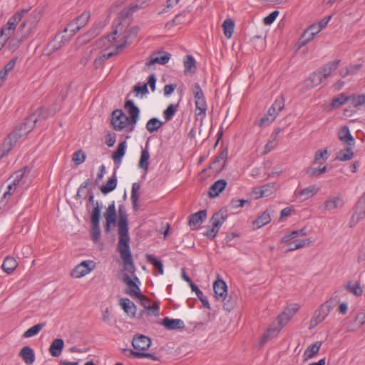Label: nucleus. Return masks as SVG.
Here are the masks:
<instances>
[{"mask_svg":"<svg viewBox=\"0 0 365 365\" xmlns=\"http://www.w3.org/2000/svg\"><path fill=\"white\" fill-rule=\"evenodd\" d=\"M215 297L217 300H225L227 294V286L224 280L217 279L214 282Z\"/></svg>","mask_w":365,"mask_h":365,"instance_id":"nucleus-16","label":"nucleus"},{"mask_svg":"<svg viewBox=\"0 0 365 365\" xmlns=\"http://www.w3.org/2000/svg\"><path fill=\"white\" fill-rule=\"evenodd\" d=\"M349 101V98L344 93H340L332 99L331 107L332 108H338Z\"/></svg>","mask_w":365,"mask_h":365,"instance_id":"nucleus-41","label":"nucleus"},{"mask_svg":"<svg viewBox=\"0 0 365 365\" xmlns=\"http://www.w3.org/2000/svg\"><path fill=\"white\" fill-rule=\"evenodd\" d=\"M285 105V101L282 96H278L272 104V110H276L278 113L281 112Z\"/></svg>","mask_w":365,"mask_h":365,"instance_id":"nucleus-58","label":"nucleus"},{"mask_svg":"<svg viewBox=\"0 0 365 365\" xmlns=\"http://www.w3.org/2000/svg\"><path fill=\"white\" fill-rule=\"evenodd\" d=\"M91 236L95 242L99 240L101 236L99 222H91Z\"/></svg>","mask_w":365,"mask_h":365,"instance_id":"nucleus-52","label":"nucleus"},{"mask_svg":"<svg viewBox=\"0 0 365 365\" xmlns=\"http://www.w3.org/2000/svg\"><path fill=\"white\" fill-rule=\"evenodd\" d=\"M101 206L98 202H96L93 204V209L91 212V222H99L101 216Z\"/></svg>","mask_w":365,"mask_h":365,"instance_id":"nucleus-51","label":"nucleus"},{"mask_svg":"<svg viewBox=\"0 0 365 365\" xmlns=\"http://www.w3.org/2000/svg\"><path fill=\"white\" fill-rule=\"evenodd\" d=\"M150 153L148 150V142L146 143V145L144 149L142 150L140 154V158L138 163V167L143 168L145 171H147L149 166Z\"/></svg>","mask_w":365,"mask_h":365,"instance_id":"nucleus-30","label":"nucleus"},{"mask_svg":"<svg viewBox=\"0 0 365 365\" xmlns=\"http://www.w3.org/2000/svg\"><path fill=\"white\" fill-rule=\"evenodd\" d=\"M322 81V74L316 71L305 81V83L307 87L310 88L319 85Z\"/></svg>","mask_w":365,"mask_h":365,"instance_id":"nucleus-33","label":"nucleus"},{"mask_svg":"<svg viewBox=\"0 0 365 365\" xmlns=\"http://www.w3.org/2000/svg\"><path fill=\"white\" fill-rule=\"evenodd\" d=\"M36 27V22L34 24L28 21H24L19 28L18 31H21L20 39H11L8 43V48L9 50H16L20 43V41L27 38L33 32Z\"/></svg>","mask_w":365,"mask_h":365,"instance_id":"nucleus-6","label":"nucleus"},{"mask_svg":"<svg viewBox=\"0 0 365 365\" xmlns=\"http://www.w3.org/2000/svg\"><path fill=\"white\" fill-rule=\"evenodd\" d=\"M118 34V29H115L112 34L108 35L103 41H108L109 43V44H106L105 45L108 47H110V46H115L117 48H123L125 46L123 44H120V45H118L116 43H114V41L116 39V37L115 36H116Z\"/></svg>","mask_w":365,"mask_h":365,"instance_id":"nucleus-46","label":"nucleus"},{"mask_svg":"<svg viewBox=\"0 0 365 365\" xmlns=\"http://www.w3.org/2000/svg\"><path fill=\"white\" fill-rule=\"evenodd\" d=\"M43 327V324H37L31 328L28 329L23 334V336L25 338H30L36 336L39 333V331Z\"/></svg>","mask_w":365,"mask_h":365,"instance_id":"nucleus-47","label":"nucleus"},{"mask_svg":"<svg viewBox=\"0 0 365 365\" xmlns=\"http://www.w3.org/2000/svg\"><path fill=\"white\" fill-rule=\"evenodd\" d=\"M127 351L129 352L130 355L134 358H137V359L148 358L153 361L158 360V357L151 353L136 351H133L132 349H123V352H127Z\"/></svg>","mask_w":365,"mask_h":365,"instance_id":"nucleus-37","label":"nucleus"},{"mask_svg":"<svg viewBox=\"0 0 365 365\" xmlns=\"http://www.w3.org/2000/svg\"><path fill=\"white\" fill-rule=\"evenodd\" d=\"M63 36L56 35L48 43V48L51 52H54L61 48L63 45Z\"/></svg>","mask_w":365,"mask_h":365,"instance_id":"nucleus-44","label":"nucleus"},{"mask_svg":"<svg viewBox=\"0 0 365 365\" xmlns=\"http://www.w3.org/2000/svg\"><path fill=\"white\" fill-rule=\"evenodd\" d=\"M328 157V151L327 149L319 150L316 152L314 159V163H318V162L323 159L326 160Z\"/></svg>","mask_w":365,"mask_h":365,"instance_id":"nucleus-59","label":"nucleus"},{"mask_svg":"<svg viewBox=\"0 0 365 365\" xmlns=\"http://www.w3.org/2000/svg\"><path fill=\"white\" fill-rule=\"evenodd\" d=\"M86 158V153L82 150H78L73 154L72 160L76 165H79L85 161Z\"/></svg>","mask_w":365,"mask_h":365,"instance_id":"nucleus-53","label":"nucleus"},{"mask_svg":"<svg viewBox=\"0 0 365 365\" xmlns=\"http://www.w3.org/2000/svg\"><path fill=\"white\" fill-rule=\"evenodd\" d=\"M171 55L165 51H158V53H153L150 56L149 61L146 63V66L150 67L151 66L158 63L160 65L166 64Z\"/></svg>","mask_w":365,"mask_h":365,"instance_id":"nucleus-12","label":"nucleus"},{"mask_svg":"<svg viewBox=\"0 0 365 365\" xmlns=\"http://www.w3.org/2000/svg\"><path fill=\"white\" fill-rule=\"evenodd\" d=\"M195 114L197 118H200L201 121H202L205 117L207 110V104L206 99H200L195 101Z\"/></svg>","mask_w":365,"mask_h":365,"instance_id":"nucleus-23","label":"nucleus"},{"mask_svg":"<svg viewBox=\"0 0 365 365\" xmlns=\"http://www.w3.org/2000/svg\"><path fill=\"white\" fill-rule=\"evenodd\" d=\"M344 202L341 196L331 197L328 198L324 203V210H332L343 207Z\"/></svg>","mask_w":365,"mask_h":365,"instance_id":"nucleus-21","label":"nucleus"},{"mask_svg":"<svg viewBox=\"0 0 365 365\" xmlns=\"http://www.w3.org/2000/svg\"><path fill=\"white\" fill-rule=\"evenodd\" d=\"M161 324L168 330L183 329L185 328L184 322L180 319L165 317Z\"/></svg>","mask_w":365,"mask_h":365,"instance_id":"nucleus-18","label":"nucleus"},{"mask_svg":"<svg viewBox=\"0 0 365 365\" xmlns=\"http://www.w3.org/2000/svg\"><path fill=\"white\" fill-rule=\"evenodd\" d=\"M262 193L261 195L264 197H269L276 192L279 188V185L277 182H269L266 185L261 186Z\"/></svg>","mask_w":365,"mask_h":365,"instance_id":"nucleus-38","label":"nucleus"},{"mask_svg":"<svg viewBox=\"0 0 365 365\" xmlns=\"http://www.w3.org/2000/svg\"><path fill=\"white\" fill-rule=\"evenodd\" d=\"M227 184V181L224 179H220L215 182L210 187L209 196L212 198L219 196L225 189Z\"/></svg>","mask_w":365,"mask_h":365,"instance_id":"nucleus-22","label":"nucleus"},{"mask_svg":"<svg viewBox=\"0 0 365 365\" xmlns=\"http://www.w3.org/2000/svg\"><path fill=\"white\" fill-rule=\"evenodd\" d=\"M330 312L323 304L315 311L313 317L311 319V324L312 326H317L322 322L329 315Z\"/></svg>","mask_w":365,"mask_h":365,"instance_id":"nucleus-19","label":"nucleus"},{"mask_svg":"<svg viewBox=\"0 0 365 365\" xmlns=\"http://www.w3.org/2000/svg\"><path fill=\"white\" fill-rule=\"evenodd\" d=\"M27 171V167H24L13 173L9 180H11V182L20 187V190H26L29 187L30 183L29 177L26 174Z\"/></svg>","mask_w":365,"mask_h":365,"instance_id":"nucleus-9","label":"nucleus"},{"mask_svg":"<svg viewBox=\"0 0 365 365\" xmlns=\"http://www.w3.org/2000/svg\"><path fill=\"white\" fill-rule=\"evenodd\" d=\"M279 12L278 11H274L263 19L264 24L268 26L271 25L278 16Z\"/></svg>","mask_w":365,"mask_h":365,"instance_id":"nucleus-60","label":"nucleus"},{"mask_svg":"<svg viewBox=\"0 0 365 365\" xmlns=\"http://www.w3.org/2000/svg\"><path fill=\"white\" fill-rule=\"evenodd\" d=\"M306 235L307 232L305 228H302L299 230H294L289 234L285 235L282 239V242H288L298 236H305Z\"/></svg>","mask_w":365,"mask_h":365,"instance_id":"nucleus-45","label":"nucleus"},{"mask_svg":"<svg viewBox=\"0 0 365 365\" xmlns=\"http://www.w3.org/2000/svg\"><path fill=\"white\" fill-rule=\"evenodd\" d=\"M63 345L64 341L62 339H55L49 347V352L51 355L54 357L60 356L62 352Z\"/></svg>","mask_w":365,"mask_h":365,"instance_id":"nucleus-27","label":"nucleus"},{"mask_svg":"<svg viewBox=\"0 0 365 365\" xmlns=\"http://www.w3.org/2000/svg\"><path fill=\"white\" fill-rule=\"evenodd\" d=\"M222 28L225 36L228 38H231L235 29L234 21L231 19H226L222 24Z\"/></svg>","mask_w":365,"mask_h":365,"instance_id":"nucleus-40","label":"nucleus"},{"mask_svg":"<svg viewBox=\"0 0 365 365\" xmlns=\"http://www.w3.org/2000/svg\"><path fill=\"white\" fill-rule=\"evenodd\" d=\"M227 215L225 212L220 210L215 212L210 220L212 227L207 229L203 235L210 240H213L217 233L222 225L227 220Z\"/></svg>","mask_w":365,"mask_h":365,"instance_id":"nucleus-5","label":"nucleus"},{"mask_svg":"<svg viewBox=\"0 0 365 365\" xmlns=\"http://www.w3.org/2000/svg\"><path fill=\"white\" fill-rule=\"evenodd\" d=\"M365 217V192L357 202L354 214L351 219V223L356 225L358 222Z\"/></svg>","mask_w":365,"mask_h":365,"instance_id":"nucleus-13","label":"nucleus"},{"mask_svg":"<svg viewBox=\"0 0 365 365\" xmlns=\"http://www.w3.org/2000/svg\"><path fill=\"white\" fill-rule=\"evenodd\" d=\"M139 6L137 4H130V6L127 9H123L121 11V15L125 18L131 15L133 12L138 11L139 9Z\"/></svg>","mask_w":365,"mask_h":365,"instance_id":"nucleus-61","label":"nucleus"},{"mask_svg":"<svg viewBox=\"0 0 365 365\" xmlns=\"http://www.w3.org/2000/svg\"><path fill=\"white\" fill-rule=\"evenodd\" d=\"M292 242L295 245L294 248H297L298 250V249L305 247L306 245H309L310 243L312 242V240L311 239L308 238V239H305V240H296Z\"/></svg>","mask_w":365,"mask_h":365,"instance_id":"nucleus-62","label":"nucleus"},{"mask_svg":"<svg viewBox=\"0 0 365 365\" xmlns=\"http://www.w3.org/2000/svg\"><path fill=\"white\" fill-rule=\"evenodd\" d=\"M19 356L27 365L32 364L35 361L34 351L30 346H24L19 352Z\"/></svg>","mask_w":365,"mask_h":365,"instance_id":"nucleus-25","label":"nucleus"},{"mask_svg":"<svg viewBox=\"0 0 365 365\" xmlns=\"http://www.w3.org/2000/svg\"><path fill=\"white\" fill-rule=\"evenodd\" d=\"M117 177L116 174L114 173L113 175L108 178L106 183L105 185H103L101 187V191L103 194L106 195L113 190H114L117 186Z\"/></svg>","mask_w":365,"mask_h":365,"instance_id":"nucleus-29","label":"nucleus"},{"mask_svg":"<svg viewBox=\"0 0 365 365\" xmlns=\"http://www.w3.org/2000/svg\"><path fill=\"white\" fill-rule=\"evenodd\" d=\"M270 215L269 212L266 210L253 222V224L256 225L257 228H260L270 222Z\"/></svg>","mask_w":365,"mask_h":365,"instance_id":"nucleus-39","label":"nucleus"},{"mask_svg":"<svg viewBox=\"0 0 365 365\" xmlns=\"http://www.w3.org/2000/svg\"><path fill=\"white\" fill-rule=\"evenodd\" d=\"M185 11L177 14L171 22L167 23L166 26H173L184 23L185 21Z\"/></svg>","mask_w":365,"mask_h":365,"instance_id":"nucleus-56","label":"nucleus"},{"mask_svg":"<svg viewBox=\"0 0 365 365\" xmlns=\"http://www.w3.org/2000/svg\"><path fill=\"white\" fill-rule=\"evenodd\" d=\"M28 11V9H21L16 11L9 18L6 25L1 29L0 35L4 36L5 38L9 41L14 34L17 24Z\"/></svg>","mask_w":365,"mask_h":365,"instance_id":"nucleus-3","label":"nucleus"},{"mask_svg":"<svg viewBox=\"0 0 365 365\" xmlns=\"http://www.w3.org/2000/svg\"><path fill=\"white\" fill-rule=\"evenodd\" d=\"M18 263L14 257L7 256L2 263L1 268L7 274H11L14 271Z\"/></svg>","mask_w":365,"mask_h":365,"instance_id":"nucleus-31","label":"nucleus"},{"mask_svg":"<svg viewBox=\"0 0 365 365\" xmlns=\"http://www.w3.org/2000/svg\"><path fill=\"white\" fill-rule=\"evenodd\" d=\"M120 305L122 307L124 312L133 317L135 315L136 307L135 304L131 302L129 299H121Z\"/></svg>","mask_w":365,"mask_h":365,"instance_id":"nucleus-32","label":"nucleus"},{"mask_svg":"<svg viewBox=\"0 0 365 365\" xmlns=\"http://www.w3.org/2000/svg\"><path fill=\"white\" fill-rule=\"evenodd\" d=\"M95 267L96 263L93 260H84L72 269L71 275L73 278H81L90 273Z\"/></svg>","mask_w":365,"mask_h":365,"instance_id":"nucleus-10","label":"nucleus"},{"mask_svg":"<svg viewBox=\"0 0 365 365\" xmlns=\"http://www.w3.org/2000/svg\"><path fill=\"white\" fill-rule=\"evenodd\" d=\"M281 327H269L267 329V331L264 333L261 338L260 344H264L267 342L269 340L275 338L279 333L281 330Z\"/></svg>","mask_w":365,"mask_h":365,"instance_id":"nucleus-34","label":"nucleus"},{"mask_svg":"<svg viewBox=\"0 0 365 365\" xmlns=\"http://www.w3.org/2000/svg\"><path fill=\"white\" fill-rule=\"evenodd\" d=\"M37 120L36 114L31 115L26 118L24 122L16 126L14 130L11 133V136H14L18 140L22 137L26 136L33 130Z\"/></svg>","mask_w":365,"mask_h":365,"instance_id":"nucleus-4","label":"nucleus"},{"mask_svg":"<svg viewBox=\"0 0 365 365\" xmlns=\"http://www.w3.org/2000/svg\"><path fill=\"white\" fill-rule=\"evenodd\" d=\"M289 314V313L287 311L284 310L280 315H279L277 321L279 327H281V329L292 318V317Z\"/></svg>","mask_w":365,"mask_h":365,"instance_id":"nucleus-57","label":"nucleus"},{"mask_svg":"<svg viewBox=\"0 0 365 365\" xmlns=\"http://www.w3.org/2000/svg\"><path fill=\"white\" fill-rule=\"evenodd\" d=\"M106 219L105 231L109 232L110 225H114L116 222V210L115 202L113 201L108 207L106 212L104 213Z\"/></svg>","mask_w":365,"mask_h":365,"instance_id":"nucleus-14","label":"nucleus"},{"mask_svg":"<svg viewBox=\"0 0 365 365\" xmlns=\"http://www.w3.org/2000/svg\"><path fill=\"white\" fill-rule=\"evenodd\" d=\"M327 170V165H324L322 168H309L307 169V173L311 177H318L322 173H326Z\"/></svg>","mask_w":365,"mask_h":365,"instance_id":"nucleus-55","label":"nucleus"},{"mask_svg":"<svg viewBox=\"0 0 365 365\" xmlns=\"http://www.w3.org/2000/svg\"><path fill=\"white\" fill-rule=\"evenodd\" d=\"M125 108L128 110L129 117L121 110L116 109L112 112L110 123L115 130H126L133 132L139 120L140 110L131 100L125 101Z\"/></svg>","mask_w":365,"mask_h":365,"instance_id":"nucleus-2","label":"nucleus"},{"mask_svg":"<svg viewBox=\"0 0 365 365\" xmlns=\"http://www.w3.org/2000/svg\"><path fill=\"white\" fill-rule=\"evenodd\" d=\"M140 189V185L138 182H134L132 185L131 190V196L130 200L132 202L133 209L135 211L138 210V200H139V193L138 191Z\"/></svg>","mask_w":365,"mask_h":365,"instance_id":"nucleus-35","label":"nucleus"},{"mask_svg":"<svg viewBox=\"0 0 365 365\" xmlns=\"http://www.w3.org/2000/svg\"><path fill=\"white\" fill-rule=\"evenodd\" d=\"M277 145V140L271 138L270 140H268L267 143L265 145L264 153L265 154L269 153L271 150H272L274 148H275Z\"/></svg>","mask_w":365,"mask_h":365,"instance_id":"nucleus-63","label":"nucleus"},{"mask_svg":"<svg viewBox=\"0 0 365 365\" xmlns=\"http://www.w3.org/2000/svg\"><path fill=\"white\" fill-rule=\"evenodd\" d=\"M17 141L16 138L11 136V133L8 135L0 148V159L10 152Z\"/></svg>","mask_w":365,"mask_h":365,"instance_id":"nucleus-20","label":"nucleus"},{"mask_svg":"<svg viewBox=\"0 0 365 365\" xmlns=\"http://www.w3.org/2000/svg\"><path fill=\"white\" fill-rule=\"evenodd\" d=\"M91 14L89 11H84L79 16H78L73 21L68 24L63 31L65 33L69 31V37L73 36L81 28L85 26L90 19Z\"/></svg>","mask_w":365,"mask_h":365,"instance_id":"nucleus-8","label":"nucleus"},{"mask_svg":"<svg viewBox=\"0 0 365 365\" xmlns=\"http://www.w3.org/2000/svg\"><path fill=\"white\" fill-rule=\"evenodd\" d=\"M338 136L341 141L346 143L349 146L352 147L354 145L355 140L347 126H344L340 129Z\"/></svg>","mask_w":365,"mask_h":365,"instance_id":"nucleus-24","label":"nucleus"},{"mask_svg":"<svg viewBox=\"0 0 365 365\" xmlns=\"http://www.w3.org/2000/svg\"><path fill=\"white\" fill-rule=\"evenodd\" d=\"M118 242L117 244V251L123 261L124 269L128 273L134 274L135 267L130 247L128 215L123 205H120L118 207Z\"/></svg>","mask_w":365,"mask_h":365,"instance_id":"nucleus-1","label":"nucleus"},{"mask_svg":"<svg viewBox=\"0 0 365 365\" xmlns=\"http://www.w3.org/2000/svg\"><path fill=\"white\" fill-rule=\"evenodd\" d=\"M123 281L128 287V289L125 291L127 294L132 297H136L139 299H145V296L140 293V289L139 287L140 282L136 276H134V277L132 279L128 274H125Z\"/></svg>","mask_w":365,"mask_h":365,"instance_id":"nucleus-7","label":"nucleus"},{"mask_svg":"<svg viewBox=\"0 0 365 365\" xmlns=\"http://www.w3.org/2000/svg\"><path fill=\"white\" fill-rule=\"evenodd\" d=\"M322 344V341H317L315 343L309 345L304 353V359L308 360L316 356L319 353Z\"/></svg>","mask_w":365,"mask_h":365,"instance_id":"nucleus-28","label":"nucleus"},{"mask_svg":"<svg viewBox=\"0 0 365 365\" xmlns=\"http://www.w3.org/2000/svg\"><path fill=\"white\" fill-rule=\"evenodd\" d=\"M113 56V52L101 54L100 56L96 57V59L94 60V62H93L94 66L96 68L101 67L103 64V63L105 62L106 60L108 59L109 58H110Z\"/></svg>","mask_w":365,"mask_h":365,"instance_id":"nucleus-54","label":"nucleus"},{"mask_svg":"<svg viewBox=\"0 0 365 365\" xmlns=\"http://www.w3.org/2000/svg\"><path fill=\"white\" fill-rule=\"evenodd\" d=\"M207 212L205 210H200L190 216L189 225L192 230H197L206 219Z\"/></svg>","mask_w":365,"mask_h":365,"instance_id":"nucleus-17","label":"nucleus"},{"mask_svg":"<svg viewBox=\"0 0 365 365\" xmlns=\"http://www.w3.org/2000/svg\"><path fill=\"white\" fill-rule=\"evenodd\" d=\"M162 125L163 122H161L158 118H153L147 122L145 128L148 132L153 133L157 131L162 126Z\"/></svg>","mask_w":365,"mask_h":365,"instance_id":"nucleus-43","label":"nucleus"},{"mask_svg":"<svg viewBox=\"0 0 365 365\" xmlns=\"http://www.w3.org/2000/svg\"><path fill=\"white\" fill-rule=\"evenodd\" d=\"M338 303V300L336 299V297H331L330 298L329 300H327V302H325L323 305L324 307H327V309L331 312V310L336 307V305Z\"/></svg>","mask_w":365,"mask_h":365,"instance_id":"nucleus-64","label":"nucleus"},{"mask_svg":"<svg viewBox=\"0 0 365 365\" xmlns=\"http://www.w3.org/2000/svg\"><path fill=\"white\" fill-rule=\"evenodd\" d=\"M348 98H349V101L351 104L354 107H358L359 106H362L365 103V95L361 94V95H352V96H348Z\"/></svg>","mask_w":365,"mask_h":365,"instance_id":"nucleus-49","label":"nucleus"},{"mask_svg":"<svg viewBox=\"0 0 365 365\" xmlns=\"http://www.w3.org/2000/svg\"><path fill=\"white\" fill-rule=\"evenodd\" d=\"M151 339L143 334L135 336L132 340V346L139 351L147 350L151 345Z\"/></svg>","mask_w":365,"mask_h":365,"instance_id":"nucleus-11","label":"nucleus"},{"mask_svg":"<svg viewBox=\"0 0 365 365\" xmlns=\"http://www.w3.org/2000/svg\"><path fill=\"white\" fill-rule=\"evenodd\" d=\"M183 63H184V67H185L184 73L185 74H187L188 73H194L195 72L196 61L192 56H190V55L186 56L185 58L183 61Z\"/></svg>","mask_w":365,"mask_h":365,"instance_id":"nucleus-36","label":"nucleus"},{"mask_svg":"<svg viewBox=\"0 0 365 365\" xmlns=\"http://www.w3.org/2000/svg\"><path fill=\"white\" fill-rule=\"evenodd\" d=\"M145 258L150 264L158 269V272L160 274H164L163 264L162 262L160 261L156 257L150 254H146Z\"/></svg>","mask_w":365,"mask_h":365,"instance_id":"nucleus-42","label":"nucleus"},{"mask_svg":"<svg viewBox=\"0 0 365 365\" xmlns=\"http://www.w3.org/2000/svg\"><path fill=\"white\" fill-rule=\"evenodd\" d=\"M320 187L317 185H312L300 190H296L294 195L297 197L302 198V200H307L318 193Z\"/></svg>","mask_w":365,"mask_h":365,"instance_id":"nucleus-15","label":"nucleus"},{"mask_svg":"<svg viewBox=\"0 0 365 365\" xmlns=\"http://www.w3.org/2000/svg\"><path fill=\"white\" fill-rule=\"evenodd\" d=\"M353 155H354V153L351 150V148L349 147L345 150H341L338 153L336 159L339 161H346V160L351 159Z\"/></svg>","mask_w":365,"mask_h":365,"instance_id":"nucleus-48","label":"nucleus"},{"mask_svg":"<svg viewBox=\"0 0 365 365\" xmlns=\"http://www.w3.org/2000/svg\"><path fill=\"white\" fill-rule=\"evenodd\" d=\"M178 107V104H176V105L170 104L164 110L163 116L167 121L170 120L173 118L175 113L177 112Z\"/></svg>","mask_w":365,"mask_h":365,"instance_id":"nucleus-50","label":"nucleus"},{"mask_svg":"<svg viewBox=\"0 0 365 365\" xmlns=\"http://www.w3.org/2000/svg\"><path fill=\"white\" fill-rule=\"evenodd\" d=\"M127 143L125 140L122 141L118 145L115 151L113 152L112 158L115 163L120 164L123 157L125 154Z\"/></svg>","mask_w":365,"mask_h":365,"instance_id":"nucleus-26","label":"nucleus"}]
</instances>
